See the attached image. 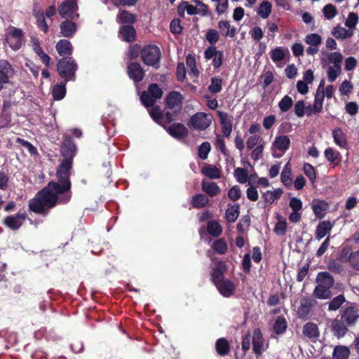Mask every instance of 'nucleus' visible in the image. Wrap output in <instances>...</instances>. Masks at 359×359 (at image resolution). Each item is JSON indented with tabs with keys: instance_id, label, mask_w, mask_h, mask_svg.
I'll return each mask as SVG.
<instances>
[{
	"instance_id": "nucleus-27",
	"label": "nucleus",
	"mask_w": 359,
	"mask_h": 359,
	"mask_svg": "<svg viewBox=\"0 0 359 359\" xmlns=\"http://www.w3.org/2000/svg\"><path fill=\"white\" fill-rule=\"evenodd\" d=\"M117 22L123 25H132L137 22V15L127 10H121L117 14Z\"/></svg>"
},
{
	"instance_id": "nucleus-37",
	"label": "nucleus",
	"mask_w": 359,
	"mask_h": 359,
	"mask_svg": "<svg viewBox=\"0 0 359 359\" xmlns=\"http://www.w3.org/2000/svg\"><path fill=\"white\" fill-rule=\"evenodd\" d=\"M332 36H334L336 39L345 40L353 36V32L350 29H346L343 27L337 26L332 29Z\"/></svg>"
},
{
	"instance_id": "nucleus-14",
	"label": "nucleus",
	"mask_w": 359,
	"mask_h": 359,
	"mask_svg": "<svg viewBox=\"0 0 359 359\" xmlns=\"http://www.w3.org/2000/svg\"><path fill=\"white\" fill-rule=\"evenodd\" d=\"M118 36L119 39L126 43H131L137 39V31L130 25H123L119 27Z\"/></svg>"
},
{
	"instance_id": "nucleus-32",
	"label": "nucleus",
	"mask_w": 359,
	"mask_h": 359,
	"mask_svg": "<svg viewBox=\"0 0 359 359\" xmlns=\"http://www.w3.org/2000/svg\"><path fill=\"white\" fill-rule=\"evenodd\" d=\"M328 209V203L324 201H318L313 203V215L321 219L325 217V212Z\"/></svg>"
},
{
	"instance_id": "nucleus-58",
	"label": "nucleus",
	"mask_w": 359,
	"mask_h": 359,
	"mask_svg": "<svg viewBox=\"0 0 359 359\" xmlns=\"http://www.w3.org/2000/svg\"><path fill=\"white\" fill-rule=\"evenodd\" d=\"M142 48L140 45L137 43H135L130 46V50H128V58L130 60H135L139 57V55H142Z\"/></svg>"
},
{
	"instance_id": "nucleus-28",
	"label": "nucleus",
	"mask_w": 359,
	"mask_h": 359,
	"mask_svg": "<svg viewBox=\"0 0 359 359\" xmlns=\"http://www.w3.org/2000/svg\"><path fill=\"white\" fill-rule=\"evenodd\" d=\"M331 229L332 224H330L329 220H324L318 223V226H316V231H315V238L318 241L321 240L330 233Z\"/></svg>"
},
{
	"instance_id": "nucleus-31",
	"label": "nucleus",
	"mask_w": 359,
	"mask_h": 359,
	"mask_svg": "<svg viewBox=\"0 0 359 359\" xmlns=\"http://www.w3.org/2000/svg\"><path fill=\"white\" fill-rule=\"evenodd\" d=\"M316 281H318V286L333 287L334 283L333 277L327 271L318 273Z\"/></svg>"
},
{
	"instance_id": "nucleus-61",
	"label": "nucleus",
	"mask_w": 359,
	"mask_h": 359,
	"mask_svg": "<svg viewBox=\"0 0 359 359\" xmlns=\"http://www.w3.org/2000/svg\"><path fill=\"white\" fill-rule=\"evenodd\" d=\"M340 74L341 66L329 67L327 68V80H329L330 83H333Z\"/></svg>"
},
{
	"instance_id": "nucleus-5",
	"label": "nucleus",
	"mask_w": 359,
	"mask_h": 359,
	"mask_svg": "<svg viewBox=\"0 0 359 359\" xmlns=\"http://www.w3.org/2000/svg\"><path fill=\"white\" fill-rule=\"evenodd\" d=\"M76 71V64L72 57L60 59L57 62V72L60 76L65 79V82L74 81V74Z\"/></svg>"
},
{
	"instance_id": "nucleus-8",
	"label": "nucleus",
	"mask_w": 359,
	"mask_h": 359,
	"mask_svg": "<svg viewBox=\"0 0 359 359\" xmlns=\"http://www.w3.org/2000/svg\"><path fill=\"white\" fill-rule=\"evenodd\" d=\"M182 100L184 98L180 93L177 91L170 92L165 96V106L170 109H177V111H174V114H177L180 112Z\"/></svg>"
},
{
	"instance_id": "nucleus-18",
	"label": "nucleus",
	"mask_w": 359,
	"mask_h": 359,
	"mask_svg": "<svg viewBox=\"0 0 359 359\" xmlns=\"http://www.w3.org/2000/svg\"><path fill=\"white\" fill-rule=\"evenodd\" d=\"M313 304V299L309 297H302V301H300V306L297 309V317L300 318V319L306 320L311 313Z\"/></svg>"
},
{
	"instance_id": "nucleus-51",
	"label": "nucleus",
	"mask_w": 359,
	"mask_h": 359,
	"mask_svg": "<svg viewBox=\"0 0 359 359\" xmlns=\"http://www.w3.org/2000/svg\"><path fill=\"white\" fill-rule=\"evenodd\" d=\"M147 94L148 96H154L155 97H161L163 96V90L159 88L157 83H151L148 86L147 91L142 92V94Z\"/></svg>"
},
{
	"instance_id": "nucleus-47",
	"label": "nucleus",
	"mask_w": 359,
	"mask_h": 359,
	"mask_svg": "<svg viewBox=\"0 0 359 359\" xmlns=\"http://www.w3.org/2000/svg\"><path fill=\"white\" fill-rule=\"evenodd\" d=\"M280 179H281V183H283L285 187L291 186V168H290L288 163L285 165L284 169H283V171H281V176H280Z\"/></svg>"
},
{
	"instance_id": "nucleus-19",
	"label": "nucleus",
	"mask_w": 359,
	"mask_h": 359,
	"mask_svg": "<svg viewBox=\"0 0 359 359\" xmlns=\"http://www.w3.org/2000/svg\"><path fill=\"white\" fill-rule=\"evenodd\" d=\"M252 352L259 357L262 354L263 337L261 330L257 328L252 332Z\"/></svg>"
},
{
	"instance_id": "nucleus-21",
	"label": "nucleus",
	"mask_w": 359,
	"mask_h": 359,
	"mask_svg": "<svg viewBox=\"0 0 359 359\" xmlns=\"http://www.w3.org/2000/svg\"><path fill=\"white\" fill-rule=\"evenodd\" d=\"M219 32L224 37L233 39L236 36V27L230 25L229 20H220L218 22Z\"/></svg>"
},
{
	"instance_id": "nucleus-38",
	"label": "nucleus",
	"mask_w": 359,
	"mask_h": 359,
	"mask_svg": "<svg viewBox=\"0 0 359 359\" xmlns=\"http://www.w3.org/2000/svg\"><path fill=\"white\" fill-rule=\"evenodd\" d=\"M271 9L272 6L271 3L268 0H264L260 3V5H259V8H257V15L263 19L268 18L271 14Z\"/></svg>"
},
{
	"instance_id": "nucleus-43",
	"label": "nucleus",
	"mask_w": 359,
	"mask_h": 359,
	"mask_svg": "<svg viewBox=\"0 0 359 359\" xmlns=\"http://www.w3.org/2000/svg\"><path fill=\"white\" fill-rule=\"evenodd\" d=\"M65 95V82L60 84H55L53 87V100H61Z\"/></svg>"
},
{
	"instance_id": "nucleus-2",
	"label": "nucleus",
	"mask_w": 359,
	"mask_h": 359,
	"mask_svg": "<svg viewBox=\"0 0 359 359\" xmlns=\"http://www.w3.org/2000/svg\"><path fill=\"white\" fill-rule=\"evenodd\" d=\"M359 319V309L353 303L347 302L342 307L337 318L332 321L331 330L336 337L340 339L346 335L348 327L355 326Z\"/></svg>"
},
{
	"instance_id": "nucleus-1",
	"label": "nucleus",
	"mask_w": 359,
	"mask_h": 359,
	"mask_svg": "<svg viewBox=\"0 0 359 359\" xmlns=\"http://www.w3.org/2000/svg\"><path fill=\"white\" fill-rule=\"evenodd\" d=\"M76 151V144L72 137H65L60 148V153L64 159L56 168V181L48 182L46 186L37 191L35 197L30 199L29 210L31 212L46 217L50 210L58 205H65L71 201V171Z\"/></svg>"
},
{
	"instance_id": "nucleus-59",
	"label": "nucleus",
	"mask_w": 359,
	"mask_h": 359,
	"mask_svg": "<svg viewBox=\"0 0 359 359\" xmlns=\"http://www.w3.org/2000/svg\"><path fill=\"white\" fill-rule=\"evenodd\" d=\"M210 149L211 146H210L209 142H203L202 144L199 145V147H198V156L202 160H205L208 158V154Z\"/></svg>"
},
{
	"instance_id": "nucleus-12",
	"label": "nucleus",
	"mask_w": 359,
	"mask_h": 359,
	"mask_svg": "<svg viewBox=\"0 0 359 359\" xmlns=\"http://www.w3.org/2000/svg\"><path fill=\"white\" fill-rule=\"evenodd\" d=\"M23 39V32L20 28L11 27L8 31V44L10 48L14 50H18L20 48Z\"/></svg>"
},
{
	"instance_id": "nucleus-57",
	"label": "nucleus",
	"mask_w": 359,
	"mask_h": 359,
	"mask_svg": "<svg viewBox=\"0 0 359 359\" xmlns=\"http://www.w3.org/2000/svg\"><path fill=\"white\" fill-rule=\"evenodd\" d=\"M214 57H224V54L222 51L217 50L215 46H209L204 50V58L210 60Z\"/></svg>"
},
{
	"instance_id": "nucleus-63",
	"label": "nucleus",
	"mask_w": 359,
	"mask_h": 359,
	"mask_svg": "<svg viewBox=\"0 0 359 359\" xmlns=\"http://www.w3.org/2000/svg\"><path fill=\"white\" fill-rule=\"evenodd\" d=\"M327 269H329L330 271L333 272L335 274H340L343 270L341 264H339L338 261L335 259L329 260V263H327Z\"/></svg>"
},
{
	"instance_id": "nucleus-34",
	"label": "nucleus",
	"mask_w": 359,
	"mask_h": 359,
	"mask_svg": "<svg viewBox=\"0 0 359 359\" xmlns=\"http://www.w3.org/2000/svg\"><path fill=\"white\" fill-rule=\"evenodd\" d=\"M330 288H332V286L316 285L313 289V296L318 299H328L332 296Z\"/></svg>"
},
{
	"instance_id": "nucleus-46",
	"label": "nucleus",
	"mask_w": 359,
	"mask_h": 359,
	"mask_svg": "<svg viewBox=\"0 0 359 359\" xmlns=\"http://www.w3.org/2000/svg\"><path fill=\"white\" fill-rule=\"evenodd\" d=\"M346 302V298L343 294H339L332 299V300L329 302V309L330 311H335L339 308H341V305Z\"/></svg>"
},
{
	"instance_id": "nucleus-25",
	"label": "nucleus",
	"mask_w": 359,
	"mask_h": 359,
	"mask_svg": "<svg viewBox=\"0 0 359 359\" xmlns=\"http://www.w3.org/2000/svg\"><path fill=\"white\" fill-rule=\"evenodd\" d=\"M191 207L195 210H201L208 205V196L203 194H196L191 196V201H189Z\"/></svg>"
},
{
	"instance_id": "nucleus-11",
	"label": "nucleus",
	"mask_w": 359,
	"mask_h": 359,
	"mask_svg": "<svg viewBox=\"0 0 359 359\" xmlns=\"http://www.w3.org/2000/svg\"><path fill=\"white\" fill-rule=\"evenodd\" d=\"M127 74L130 79L136 83H139L144 78V70L140 64L137 62H132L127 65Z\"/></svg>"
},
{
	"instance_id": "nucleus-17",
	"label": "nucleus",
	"mask_w": 359,
	"mask_h": 359,
	"mask_svg": "<svg viewBox=\"0 0 359 359\" xmlns=\"http://www.w3.org/2000/svg\"><path fill=\"white\" fill-rule=\"evenodd\" d=\"M212 283L217 287L219 293L226 298L232 296L235 292V284L230 280L213 281Z\"/></svg>"
},
{
	"instance_id": "nucleus-29",
	"label": "nucleus",
	"mask_w": 359,
	"mask_h": 359,
	"mask_svg": "<svg viewBox=\"0 0 359 359\" xmlns=\"http://www.w3.org/2000/svg\"><path fill=\"white\" fill-rule=\"evenodd\" d=\"M332 138H334V142H335L336 145L339 146V147L345 149L348 148L346 135L343 133L341 128H337L332 130Z\"/></svg>"
},
{
	"instance_id": "nucleus-9",
	"label": "nucleus",
	"mask_w": 359,
	"mask_h": 359,
	"mask_svg": "<svg viewBox=\"0 0 359 359\" xmlns=\"http://www.w3.org/2000/svg\"><path fill=\"white\" fill-rule=\"evenodd\" d=\"M15 71L12 65L6 60H0V90L4 84L8 83L10 78L13 76Z\"/></svg>"
},
{
	"instance_id": "nucleus-35",
	"label": "nucleus",
	"mask_w": 359,
	"mask_h": 359,
	"mask_svg": "<svg viewBox=\"0 0 359 359\" xmlns=\"http://www.w3.org/2000/svg\"><path fill=\"white\" fill-rule=\"evenodd\" d=\"M224 266L225 264L223 262H219L218 266L213 268V270L210 272V280H212V282L230 280L229 279H225V277L224 276V271L221 269L220 266Z\"/></svg>"
},
{
	"instance_id": "nucleus-54",
	"label": "nucleus",
	"mask_w": 359,
	"mask_h": 359,
	"mask_svg": "<svg viewBox=\"0 0 359 359\" xmlns=\"http://www.w3.org/2000/svg\"><path fill=\"white\" fill-rule=\"evenodd\" d=\"M248 170L243 168H236L234 170V177L236 182L241 184H245L248 182Z\"/></svg>"
},
{
	"instance_id": "nucleus-13",
	"label": "nucleus",
	"mask_w": 359,
	"mask_h": 359,
	"mask_svg": "<svg viewBox=\"0 0 359 359\" xmlns=\"http://www.w3.org/2000/svg\"><path fill=\"white\" fill-rule=\"evenodd\" d=\"M219 121L222 126V133L223 137L229 138L230 137L231 131L232 130V117L229 116L226 112L218 111Z\"/></svg>"
},
{
	"instance_id": "nucleus-6",
	"label": "nucleus",
	"mask_w": 359,
	"mask_h": 359,
	"mask_svg": "<svg viewBox=\"0 0 359 359\" xmlns=\"http://www.w3.org/2000/svg\"><path fill=\"white\" fill-rule=\"evenodd\" d=\"M210 124H211V118L203 112H196V114L191 116V120H189L191 127L197 130H206Z\"/></svg>"
},
{
	"instance_id": "nucleus-7",
	"label": "nucleus",
	"mask_w": 359,
	"mask_h": 359,
	"mask_svg": "<svg viewBox=\"0 0 359 359\" xmlns=\"http://www.w3.org/2000/svg\"><path fill=\"white\" fill-rule=\"evenodd\" d=\"M25 220H26V213L25 212H19L14 215H9L5 217L3 221V224L10 230L16 231L23 224Z\"/></svg>"
},
{
	"instance_id": "nucleus-49",
	"label": "nucleus",
	"mask_w": 359,
	"mask_h": 359,
	"mask_svg": "<svg viewBox=\"0 0 359 359\" xmlns=\"http://www.w3.org/2000/svg\"><path fill=\"white\" fill-rule=\"evenodd\" d=\"M148 112H149V116L152 118L153 121L156 122V123L158 125H163L161 116L164 115V114L160 110L158 105L151 107V109H149Z\"/></svg>"
},
{
	"instance_id": "nucleus-39",
	"label": "nucleus",
	"mask_w": 359,
	"mask_h": 359,
	"mask_svg": "<svg viewBox=\"0 0 359 359\" xmlns=\"http://www.w3.org/2000/svg\"><path fill=\"white\" fill-rule=\"evenodd\" d=\"M280 195H282V189H277L273 191H266L262 194V198L265 203L272 205L276 200L280 198Z\"/></svg>"
},
{
	"instance_id": "nucleus-4",
	"label": "nucleus",
	"mask_w": 359,
	"mask_h": 359,
	"mask_svg": "<svg viewBox=\"0 0 359 359\" xmlns=\"http://www.w3.org/2000/svg\"><path fill=\"white\" fill-rule=\"evenodd\" d=\"M140 56L143 64L156 69H159L161 53L157 46L151 44L143 46V51Z\"/></svg>"
},
{
	"instance_id": "nucleus-50",
	"label": "nucleus",
	"mask_w": 359,
	"mask_h": 359,
	"mask_svg": "<svg viewBox=\"0 0 359 359\" xmlns=\"http://www.w3.org/2000/svg\"><path fill=\"white\" fill-rule=\"evenodd\" d=\"M221 83L222 81L219 76H215L210 79V86L208 87V90L212 94H217L221 91Z\"/></svg>"
},
{
	"instance_id": "nucleus-52",
	"label": "nucleus",
	"mask_w": 359,
	"mask_h": 359,
	"mask_svg": "<svg viewBox=\"0 0 359 359\" xmlns=\"http://www.w3.org/2000/svg\"><path fill=\"white\" fill-rule=\"evenodd\" d=\"M305 43L310 46L318 47L322 43V39L318 34H309L305 37Z\"/></svg>"
},
{
	"instance_id": "nucleus-53",
	"label": "nucleus",
	"mask_w": 359,
	"mask_h": 359,
	"mask_svg": "<svg viewBox=\"0 0 359 359\" xmlns=\"http://www.w3.org/2000/svg\"><path fill=\"white\" fill-rule=\"evenodd\" d=\"M161 97H154L148 95L147 94H141V102L144 107L149 108L151 107H155V102L157 100L160 99Z\"/></svg>"
},
{
	"instance_id": "nucleus-40",
	"label": "nucleus",
	"mask_w": 359,
	"mask_h": 359,
	"mask_svg": "<svg viewBox=\"0 0 359 359\" xmlns=\"http://www.w3.org/2000/svg\"><path fill=\"white\" fill-rule=\"evenodd\" d=\"M302 171H304V174L306 176L307 179L310 180L311 184H313L316 182V179L317 178V171H316V168L309 163H305L304 165H302Z\"/></svg>"
},
{
	"instance_id": "nucleus-36",
	"label": "nucleus",
	"mask_w": 359,
	"mask_h": 359,
	"mask_svg": "<svg viewBox=\"0 0 359 359\" xmlns=\"http://www.w3.org/2000/svg\"><path fill=\"white\" fill-rule=\"evenodd\" d=\"M240 213V205L235 204L233 205H229L226 211H225V219L229 223H233L236 221Z\"/></svg>"
},
{
	"instance_id": "nucleus-55",
	"label": "nucleus",
	"mask_w": 359,
	"mask_h": 359,
	"mask_svg": "<svg viewBox=\"0 0 359 359\" xmlns=\"http://www.w3.org/2000/svg\"><path fill=\"white\" fill-rule=\"evenodd\" d=\"M292 104L293 101H292L291 97L285 95L279 102L280 111H281V112H287L290 111Z\"/></svg>"
},
{
	"instance_id": "nucleus-26",
	"label": "nucleus",
	"mask_w": 359,
	"mask_h": 359,
	"mask_svg": "<svg viewBox=\"0 0 359 359\" xmlns=\"http://www.w3.org/2000/svg\"><path fill=\"white\" fill-rule=\"evenodd\" d=\"M214 347L219 357H224L230 353V343L224 337L217 339Z\"/></svg>"
},
{
	"instance_id": "nucleus-44",
	"label": "nucleus",
	"mask_w": 359,
	"mask_h": 359,
	"mask_svg": "<svg viewBox=\"0 0 359 359\" xmlns=\"http://www.w3.org/2000/svg\"><path fill=\"white\" fill-rule=\"evenodd\" d=\"M203 175H205L210 180H218L219 179V168L212 165H208L202 169Z\"/></svg>"
},
{
	"instance_id": "nucleus-33",
	"label": "nucleus",
	"mask_w": 359,
	"mask_h": 359,
	"mask_svg": "<svg viewBox=\"0 0 359 359\" xmlns=\"http://www.w3.org/2000/svg\"><path fill=\"white\" fill-rule=\"evenodd\" d=\"M286 329L287 322L285 321V317L283 316H278V318L275 319V322H273V333L276 335H282L285 332Z\"/></svg>"
},
{
	"instance_id": "nucleus-41",
	"label": "nucleus",
	"mask_w": 359,
	"mask_h": 359,
	"mask_svg": "<svg viewBox=\"0 0 359 359\" xmlns=\"http://www.w3.org/2000/svg\"><path fill=\"white\" fill-rule=\"evenodd\" d=\"M207 231L209 235L217 238L222 232V228L219 225V222L215 220H210L207 224Z\"/></svg>"
},
{
	"instance_id": "nucleus-3",
	"label": "nucleus",
	"mask_w": 359,
	"mask_h": 359,
	"mask_svg": "<svg viewBox=\"0 0 359 359\" xmlns=\"http://www.w3.org/2000/svg\"><path fill=\"white\" fill-rule=\"evenodd\" d=\"M336 260L348 264L352 270L359 271V249L353 250L351 246L345 245L336 254Z\"/></svg>"
},
{
	"instance_id": "nucleus-60",
	"label": "nucleus",
	"mask_w": 359,
	"mask_h": 359,
	"mask_svg": "<svg viewBox=\"0 0 359 359\" xmlns=\"http://www.w3.org/2000/svg\"><path fill=\"white\" fill-rule=\"evenodd\" d=\"M323 13H324L325 18L331 20L334 18L337 15L336 7L332 4H326L323 8Z\"/></svg>"
},
{
	"instance_id": "nucleus-16",
	"label": "nucleus",
	"mask_w": 359,
	"mask_h": 359,
	"mask_svg": "<svg viewBox=\"0 0 359 359\" xmlns=\"http://www.w3.org/2000/svg\"><path fill=\"white\" fill-rule=\"evenodd\" d=\"M76 10V0H65L59 6V14L63 18H72L73 13Z\"/></svg>"
},
{
	"instance_id": "nucleus-22",
	"label": "nucleus",
	"mask_w": 359,
	"mask_h": 359,
	"mask_svg": "<svg viewBox=\"0 0 359 359\" xmlns=\"http://www.w3.org/2000/svg\"><path fill=\"white\" fill-rule=\"evenodd\" d=\"M76 32V24L70 20H64L60 24V33L67 39L72 37Z\"/></svg>"
},
{
	"instance_id": "nucleus-64",
	"label": "nucleus",
	"mask_w": 359,
	"mask_h": 359,
	"mask_svg": "<svg viewBox=\"0 0 359 359\" xmlns=\"http://www.w3.org/2000/svg\"><path fill=\"white\" fill-rule=\"evenodd\" d=\"M358 23V15L354 12H351L347 16V20L345 21L346 27L353 29L355 27Z\"/></svg>"
},
{
	"instance_id": "nucleus-42",
	"label": "nucleus",
	"mask_w": 359,
	"mask_h": 359,
	"mask_svg": "<svg viewBox=\"0 0 359 359\" xmlns=\"http://www.w3.org/2000/svg\"><path fill=\"white\" fill-rule=\"evenodd\" d=\"M32 50H34V52L36 53L37 56H39V58L41 60L42 63L48 67L50 58L49 57L48 55L43 52L42 48L39 46V43H38L37 41H35V42L32 43Z\"/></svg>"
},
{
	"instance_id": "nucleus-24",
	"label": "nucleus",
	"mask_w": 359,
	"mask_h": 359,
	"mask_svg": "<svg viewBox=\"0 0 359 359\" xmlns=\"http://www.w3.org/2000/svg\"><path fill=\"white\" fill-rule=\"evenodd\" d=\"M56 51L59 53V55L61 57H68L72 55V51H73V47L72 46L71 42L67 39L60 40L57 43H56Z\"/></svg>"
},
{
	"instance_id": "nucleus-62",
	"label": "nucleus",
	"mask_w": 359,
	"mask_h": 359,
	"mask_svg": "<svg viewBox=\"0 0 359 359\" xmlns=\"http://www.w3.org/2000/svg\"><path fill=\"white\" fill-rule=\"evenodd\" d=\"M329 62L334 65V67H341V55L339 52H332L327 55Z\"/></svg>"
},
{
	"instance_id": "nucleus-23",
	"label": "nucleus",
	"mask_w": 359,
	"mask_h": 359,
	"mask_svg": "<svg viewBox=\"0 0 359 359\" xmlns=\"http://www.w3.org/2000/svg\"><path fill=\"white\" fill-rule=\"evenodd\" d=\"M325 158L332 164L334 167L339 166L341 164V156L339 151L335 150L332 147H328L324 151Z\"/></svg>"
},
{
	"instance_id": "nucleus-15",
	"label": "nucleus",
	"mask_w": 359,
	"mask_h": 359,
	"mask_svg": "<svg viewBox=\"0 0 359 359\" xmlns=\"http://www.w3.org/2000/svg\"><path fill=\"white\" fill-rule=\"evenodd\" d=\"M164 128H165L169 135L175 139L182 140L187 136V129L180 123H173Z\"/></svg>"
},
{
	"instance_id": "nucleus-48",
	"label": "nucleus",
	"mask_w": 359,
	"mask_h": 359,
	"mask_svg": "<svg viewBox=\"0 0 359 359\" xmlns=\"http://www.w3.org/2000/svg\"><path fill=\"white\" fill-rule=\"evenodd\" d=\"M212 248L218 255H225L227 251V244L224 238H219L214 241Z\"/></svg>"
},
{
	"instance_id": "nucleus-20",
	"label": "nucleus",
	"mask_w": 359,
	"mask_h": 359,
	"mask_svg": "<svg viewBox=\"0 0 359 359\" xmlns=\"http://www.w3.org/2000/svg\"><path fill=\"white\" fill-rule=\"evenodd\" d=\"M302 335L313 341H316L319 337L318 327L313 322L305 323L302 326Z\"/></svg>"
},
{
	"instance_id": "nucleus-56",
	"label": "nucleus",
	"mask_w": 359,
	"mask_h": 359,
	"mask_svg": "<svg viewBox=\"0 0 359 359\" xmlns=\"http://www.w3.org/2000/svg\"><path fill=\"white\" fill-rule=\"evenodd\" d=\"M270 58L273 62H280L285 59V52L280 47H276L270 51Z\"/></svg>"
},
{
	"instance_id": "nucleus-10",
	"label": "nucleus",
	"mask_w": 359,
	"mask_h": 359,
	"mask_svg": "<svg viewBox=\"0 0 359 359\" xmlns=\"http://www.w3.org/2000/svg\"><path fill=\"white\" fill-rule=\"evenodd\" d=\"M291 144V141L288 136L286 135H280L276 136L275 140H273V148L276 149V151H280L279 154H273V158H280L282 155L285 154L286 151L290 149V144Z\"/></svg>"
},
{
	"instance_id": "nucleus-45",
	"label": "nucleus",
	"mask_w": 359,
	"mask_h": 359,
	"mask_svg": "<svg viewBox=\"0 0 359 359\" xmlns=\"http://www.w3.org/2000/svg\"><path fill=\"white\" fill-rule=\"evenodd\" d=\"M349 357V349L347 347L337 346L332 351V358L334 359H347Z\"/></svg>"
},
{
	"instance_id": "nucleus-30",
	"label": "nucleus",
	"mask_w": 359,
	"mask_h": 359,
	"mask_svg": "<svg viewBox=\"0 0 359 359\" xmlns=\"http://www.w3.org/2000/svg\"><path fill=\"white\" fill-rule=\"evenodd\" d=\"M203 192L205 193V196L209 197H214L219 194V188L217 184L214 182H202Z\"/></svg>"
}]
</instances>
